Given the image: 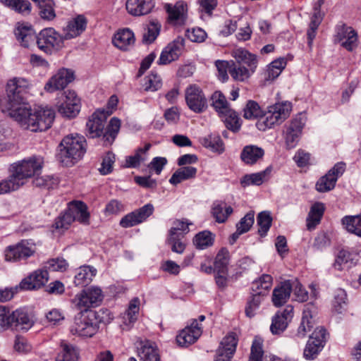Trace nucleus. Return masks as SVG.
Wrapping results in <instances>:
<instances>
[{
    "instance_id": "obj_11",
    "label": "nucleus",
    "mask_w": 361,
    "mask_h": 361,
    "mask_svg": "<svg viewBox=\"0 0 361 361\" xmlns=\"http://www.w3.org/2000/svg\"><path fill=\"white\" fill-rule=\"evenodd\" d=\"M58 111L67 118L75 117L80 110V100L73 90L62 93L60 102L57 104Z\"/></svg>"
},
{
    "instance_id": "obj_45",
    "label": "nucleus",
    "mask_w": 361,
    "mask_h": 361,
    "mask_svg": "<svg viewBox=\"0 0 361 361\" xmlns=\"http://www.w3.org/2000/svg\"><path fill=\"white\" fill-rule=\"evenodd\" d=\"M61 351L56 357V361H76L78 359V353L72 345L65 341L61 343Z\"/></svg>"
},
{
    "instance_id": "obj_48",
    "label": "nucleus",
    "mask_w": 361,
    "mask_h": 361,
    "mask_svg": "<svg viewBox=\"0 0 361 361\" xmlns=\"http://www.w3.org/2000/svg\"><path fill=\"white\" fill-rule=\"evenodd\" d=\"M345 229L361 237V216H347L342 219Z\"/></svg>"
},
{
    "instance_id": "obj_14",
    "label": "nucleus",
    "mask_w": 361,
    "mask_h": 361,
    "mask_svg": "<svg viewBox=\"0 0 361 361\" xmlns=\"http://www.w3.org/2000/svg\"><path fill=\"white\" fill-rule=\"evenodd\" d=\"M345 170V164L338 162L328 173L321 177L316 183V190L319 192H326L333 190L336 183Z\"/></svg>"
},
{
    "instance_id": "obj_57",
    "label": "nucleus",
    "mask_w": 361,
    "mask_h": 361,
    "mask_svg": "<svg viewBox=\"0 0 361 361\" xmlns=\"http://www.w3.org/2000/svg\"><path fill=\"white\" fill-rule=\"evenodd\" d=\"M59 183L56 178L52 176H37L33 180V184L36 187L50 189L54 188Z\"/></svg>"
},
{
    "instance_id": "obj_46",
    "label": "nucleus",
    "mask_w": 361,
    "mask_h": 361,
    "mask_svg": "<svg viewBox=\"0 0 361 361\" xmlns=\"http://www.w3.org/2000/svg\"><path fill=\"white\" fill-rule=\"evenodd\" d=\"M202 145L204 147L210 149L212 152L219 154H221L224 151V143L217 135L211 134L202 138Z\"/></svg>"
},
{
    "instance_id": "obj_52",
    "label": "nucleus",
    "mask_w": 361,
    "mask_h": 361,
    "mask_svg": "<svg viewBox=\"0 0 361 361\" xmlns=\"http://www.w3.org/2000/svg\"><path fill=\"white\" fill-rule=\"evenodd\" d=\"M322 15L319 10H316L311 18L309 29L307 32L308 45L311 46L314 39L316 37L317 30L322 22Z\"/></svg>"
},
{
    "instance_id": "obj_35",
    "label": "nucleus",
    "mask_w": 361,
    "mask_h": 361,
    "mask_svg": "<svg viewBox=\"0 0 361 361\" xmlns=\"http://www.w3.org/2000/svg\"><path fill=\"white\" fill-rule=\"evenodd\" d=\"M135 42L133 32L128 28L118 31L113 39L114 44L120 49L126 50Z\"/></svg>"
},
{
    "instance_id": "obj_31",
    "label": "nucleus",
    "mask_w": 361,
    "mask_h": 361,
    "mask_svg": "<svg viewBox=\"0 0 361 361\" xmlns=\"http://www.w3.org/2000/svg\"><path fill=\"white\" fill-rule=\"evenodd\" d=\"M357 261V255L346 250H341L338 253L334 266L336 269H348L355 265Z\"/></svg>"
},
{
    "instance_id": "obj_2",
    "label": "nucleus",
    "mask_w": 361,
    "mask_h": 361,
    "mask_svg": "<svg viewBox=\"0 0 361 361\" xmlns=\"http://www.w3.org/2000/svg\"><path fill=\"white\" fill-rule=\"evenodd\" d=\"M113 319L111 311L105 308L98 311H80L74 317L70 332L78 337L91 338L98 332L100 324H107Z\"/></svg>"
},
{
    "instance_id": "obj_23",
    "label": "nucleus",
    "mask_w": 361,
    "mask_h": 361,
    "mask_svg": "<svg viewBox=\"0 0 361 361\" xmlns=\"http://www.w3.org/2000/svg\"><path fill=\"white\" fill-rule=\"evenodd\" d=\"M15 35L17 40L23 47H29L36 42L37 35L30 25L18 24L15 29Z\"/></svg>"
},
{
    "instance_id": "obj_33",
    "label": "nucleus",
    "mask_w": 361,
    "mask_h": 361,
    "mask_svg": "<svg viewBox=\"0 0 361 361\" xmlns=\"http://www.w3.org/2000/svg\"><path fill=\"white\" fill-rule=\"evenodd\" d=\"M233 212V208L224 201L216 200L213 202L212 214L218 223H224Z\"/></svg>"
},
{
    "instance_id": "obj_36",
    "label": "nucleus",
    "mask_w": 361,
    "mask_h": 361,
    "mask_svg": "<svg viewBox=\"0 0 361 361\" xmlns=\"http://www.w3.org/2000/svg\"><path fill=\"white\" fill-rule=\"evenodd\" d=\"M264 154V151L262 148L255 145H247L243 148L240 158L246 164L252 165L262 159Z\"/></svg>"
},
{
    "instance_id": "obj_56",
    "label": "nucleus",
    "mask_w": 361,
    "mask_h": 361,
    "mask_svg": "<svg viewBox=\"0 0 361 361\" xmlns=\"http://www.w3.org/2000/svg\"><path fill=\"white\" fill-rule=\"evenodd\" d=\"M54 3L53 0H49L44 4L39 5V15L44 20L51 21L56 18V13L54 8Z\"/></svg>"
},
{
    "instance_id": "obj_26",
    "label": "nucleus",
    "mask_w": 361,
    "mask_h": 361,
    "mask_svg": "<svg viewBox=\"0 0 361 361\" xmlns=\"http://www.w3.org/2000/svg\"><path fill=\"white\" fill-rule=\"evenodd\" d=\"M292 289L293 284L290 280L285 281L276 287L272 293V302L274 306L283 305L288 300Z\"/></svg>"
},
{
    "instance_id": "obj_21",
    "label": "nucleus",
    "mask_w": 361,
    "mask_h": 361,
    "mask_svg": "<svg viewBox=\"0 0 361 361\" xmlns=\"http://www.w3.org/2000/svg\"><path fill=\"white\" fill-rule=\"evenodd\" d=\"M49 279V274L47 269H38L31 274L20 283L22 289H38L43 286Z\"/></svg>"
},
{
    "instance_id": "obj_6",
    "label": "nucleus",
    "mask_w": 361,
    "mask_h": 361,
    "mask_svg": "<svg viewBox=\"0 0 361 361\" xmlns=\"http://www.w3.org/2000/svg\"><path fill=\"white\" fill-rule=\"evenodd\" d=\"M290 111L291 104L289 102L277 103L269 106L268 110L257 121V128L264 131L275 125L281 124L289 116Z\"/></svg>"
},
{
    "instance_id": "obj_5",
    "label": "nucleus",
    "mask_w": 361,
    "mask_h": 361,
    "mask_svg": "<svg viewBox=\"0 0 361 361\" xmlns=\"http://www.w3.org/2000/svg\"><path fill=\"white\" fill-rule=\"evenodd\" d=\"M86 145L84 136L78 133L68 135L59 145L57 159L65 166H72L83 157Z\"/></svg>"
},
{
    "instance_id": "obj_50",
    "label": "nucleus",
    "mask_w": 361,
    "mask_h": 361,
    "mask_svg": "<svg viewBox=\"0 0 361 361\" xmlns=\"http://www.w3.org/2000/svg\"><path fill=\"white\" fill-rule=\"evenodd\" d=\"M161 24L157 20H152L147 25L146 32L143 34V42L146 44L152 43L159 34Z\"/></svg>"
},
{
    "instance_id": "obj_34",
    "label": "nucleus",
    "mask_w": 361,
    "mask_h": 361,
    "mask_svg": "<svg viewBox=\"0 0 361 361\" xmlns=\"http://www.w3.org/2000/svg\"><path fill=\"white\" fill-rule=\"evenodd\" d=\"M271 169V167L269 166L265 170L259 173L244 176L240 180L241 185L245 188L250 185H262L264 181H267L269 179Z\"/></svg>"
},
{
    "instance_id": "obj_59",
    "label": "nucleus",
    "mask_w": 361,
    "mask_h": 361,
    "mask_svg": "<svg viewBox=\"0 0 361 361\" xmlns=\"http://www.w3.org/2000/svg\"><path fill=\"white\" fill-rule=\"evenodd\" d=\"M288 323L285 317L275 315L272 319L270 330L273 334H280L286 329Z\"/></svg>"
},
{
    "instance_id": "obj_3",
    "label": "nucleus",
    "mask_w": 361,
    "mask_h": 361,
    "mask_svg": "<svg viewBox=\"0 0 361 361\" xmlns=\"http://www.w3.org/2000/svg\"><path fill=\"white\" fill-rule=\"evenodd\" d=\"M42 159L32 157L11 165V175L0 183V195L15 191L23 186L27 179L37 175L42 168Z\"/></svg>"
},
{
    "instance_id": "obj_49",
    "label": "nucleus",
    "mask_w": 361,
    "mask_h": 361,
    "mask_svg": "<svg viewBox=\"0 0 361 361\" xmlns=\"http://www.w3.org/2000/svg\"><path fill=\"white\" fill-rule=\"evenodd\" d=\"M140 309V300L138 298H133L129 303L128 307L123 314L124 323L126 325L133 324L137 319Z\"/></svg>"
},
{
    "instance_id": "obj_63",
    "label": "nucleus",
    "mask_w": 361,
    "mask_h": 361,
    "mask_svg": "<svg viewBox=\"0 0 361 361\" xmlns=\"http://www.w3.org/2000/svg\"><path fill=\"white\" fill-rule=\"evenodd\" d=\"M189 224H190L181 220L175 221L173 224V226L169 231V235L180 237L183 233H187L189 231Z\"/></svg>"
},
{
    "instance_id": "obj_20",
    "label": "nucleus",
    "mask_w": 361,
    "mask_h": 361,
    "mask_svg": "<svg viewBox=\"0 0 361 361\" xmlns=\"http://www.w3.org/2000/svg\"><path fill=\"white\" fill-rule=\"evenodd\" d=\"M304 126L305 121L300 115L293 119L286 128L285 140L288 148L291 149L296 146Z\"/></svg>"
},
{
    "instance_id": "obj_1",
    "label": "nucleus",
    "mask_w": 361,
    "mask_h": 361,
    "mask_svg": "<svg viewBox=\"0 0 361 361\" xmlns=\"http://www.w3.org/2000/svg\"><path fill=\"white\" fill-rule=\"evenodd\" d=\"M30 86V81L24 78L15 77L7 82L8 114L25 130L44 131L51 126L55 112L50 108L31 109L24 99Z\"/></svg>"
},
{
    "instance_id": "obj_8",
    "label": "nucleus",
    "mask_w": 361,
    "mask_h": 361,
    "mask_svg": "<svg viewBox=\"0 0 361 361\" xmlns=\"http://www.w3.org/2000/svg\"><path fill=\"white\" fill-rule=\"evenodd\" d=\"M104 298L102 290L97 286H91L77 293L72 299V304L79 311H92L91 308L99 306Z\"/></svg>"
},
{
    "instance_id": "obj_18",
    "label": "nucleus",
    "mask_w": 361,
    "mask_h": 361,
    "mask_svg": "<svg viewBox=\"0 0 361 361\" xmlns=\"http://www.w3.org/2000/svg\"><path fill=\"white\" fill-rule=\"evenodd\" d=\"M202 333V326L196 319H193L190 326L185 327L176 336L177 343L181 347H187L195 343Z\"/></svg>"
},
{
    "instance_id": "obj_28",
    "label": "nucleus",
    "mask_w": 361,
    "mask_h": 361,
    "mask_svg": "<svg viewBox=\"0 0 361 361\" xmlns=\"http://www.w3.org/2000/svg\"><path fill=\"white\" fill-rule=\"evenodd\" d=\"M87 22L82 16H78L68 22L63 28V39H70L80 35L86 28Z\"/></svg>"
},
{
    "instance_id": "obj_15",
    "label": "nucleus",
    "mask_w": 361,
    "mask_h": 361,
    "mask_svg": "<svg viewBox=\"0 0 361 361\" xmlns=\"http://www.w3.org/2000/svg\"><path fill=\"white\" fill-rule=\"evenodd\" d=\"M334 41L341 44V46L348 51H353L357 47V32L345 24L338 25L336 27Z\"/></svg>"
},
{
    "instance_id": "obj_7",
    "label": "nucleus",
    "mask_w": 361,
    "mask_h": 361,
    "mask_svg": "<svg viewBox=\"0 0 361 361\" xmlns=\"http://www.w3.org/2000/svg\"><path fill=\"white\" fill-rule=\"evenodd\" d=\"M212 105L221 118L224 120L227 128L237 131L240 127L237 113L232 109L226 97L219 91H216L212 96Z\"/></svg>"
},
{
    "instance_id": "obj_55",
    "label": "nucleus",
    "mask_w": 361,
    "mask_h": 361,
    "mask_svg": "<svg viewBox=\"0 0 361 361\" xmlns=\"http://www.w3.org/2000/svg\"><path fill=\"white\" fill-rule=\"evenodd\" d=\"M264 297V296L260 295V293H252V295L247 300V306L245 307V314L247 317L251 318L255 316L256 310L259 308Z\"/></svg>"
},
{
    "instance_id": "obj_51",
    "label": "nucleus",
    "mask_w": 361,
    "mask_h": 361,
    "mask_svg": "<svg viewBox=\"0 0 361 361\" xmlns=\"http://www.w3.org/2000/svg\"><path fill=\"white\" fill-rule=\"evenodd\" d=\"M347 305V295L343 289L338 288L335 290L332 306L334 312L342 313Z\"/></svg>"
},
{
    "instance_id": "obj_32",
    "label": "nucleus",
    "mask_w": 361,
    "mask_h": 361,
    "mask_svg": "<svg viewBox=\"0 0 361 361\" xmlns=\"http://www.w3.org/2000/svg\"><path fill=\"white\" fill-rule=\"evenodd\" d=\"M151 146L150 143H147L144 147L137 148L134 155L126 157L125 166L127 168H137L142 163L146 161L148 159L147 152Z\"/></svg>"
},
{
    "instance_id": "obj_53",
    "label": "nucleus",
    "mask_w": 361,
    "mask_h": 361,
    "mask_svg": "<svg viewBox=\"0 0 361 361\" xmlns=\"http://www.w3.org/2000/svg\"><path fill=\"white\" fill-rule=\"evenodd\" d=\"M262 115V111L258 103L253 100H249L243 109V117L252 120L261 118Z\"/></svg>"
},
{
    "instance_id": "obj_9",
    "label": "nucleus",
    "mask_w": 361,
    "mask_h": 361,
    "mask_svg": "<svg viewBox=\"0 0 361 361\" xmlns=\"http://www.w3.org/2000/svg\"><path fill=\"white\" fill-rule=\"evenodd\" d=\"M63 38L53 27L42 30L37 35V47L46 54H51L54 49H59L63 47Z\"/></svg>"
},
{
    "instance_id": "obj_24",
    "label": "nucleus",
    "mask_w": 361,
    "mask_h": 361,
    "mask_svg": "<svg viewBox=\"0 0 361 361\" xmlns=\"http://www.w3.org/2000/svg\"><path fill=\"white\" fill-rule=\"evenodd\" d=\"M12 328L16 330L27 331L34 324V320L29 314L22 310L18 309L11 313Z\"/></svg>"
},
{
    "instance_id": "obj_41",
    "label": "nucleus",
    "mask_w": 361,
    "mask_h": 361,
    "mask_svg": "<svg viewBox=\"0 0 361 361\" xmlns=\"http://www.w3.org/2000/svg\"><path fill=\"white\" fill-rule=\"evenodd\" d=\"M230 261V254L227 249L222 248L217 253L214 262V271L227 273Z\"/></svg>"
},
{
    "instance_id": "obj_43",
    "label": "nucleus",
    "mask_w": 361,
    "mask_h": 361,
    "mask_svg": "<svg viewBox=\"0 0 361 361\" xmlns=\"http://www.w3.org/2000/svg\"><path fill=\"white\" fill-rule=\"evenodd\" d=\"M272 285V277L269 274H263L259 279L252 283V293L267 295Z\"/></svg>"
},
{
    "instance_id": "obj_62",
    "label": "nucleus",
    "mask_w": 361,
    "mask_h": 361,
    "mask_svg": "<svg viewBox=\"0 0 361 361\" xmlns=\"http://www.w3.org/2000/svg\"><path fill=\"white\" fill-rule=\"evenodd\" d=\"M161 87V80L157 74L152 73L145 78V90L156 91Z\"/></svg>"
},
{
    "instance_id": "obj_40",
    "label": "nucleus",
    "mask_w": 361,
    "mask_h": 361,
    "mask_svg": "<svg viewBox=\"0 0 361 361\" xmlns=\"http://www.w3.org/2000/svg\"><path fill=\"white\" fill-rule=\"evenodd\" d=\"M142 361H160V357L157 346L149 342L143 344L138 352Z\"/></svg>"
},
{
    "instance_id": "obj_60",
    "label": "nucleus",
    "mask_w": 361,
    "mask_h": 361,
    "mask_svg": "<svg viewBox=\"0 0 361 361\" xmlns=\"http://www.w3.org/2000/svg\"><path fill=\"white\" fill-rule=\"evenodd\" d=\"M200 13H205L208 16H212L213 11L218 5V0H197Z\"/></svg>"
},
{
    "instance_id": "obj_29",
    "label": "nucleus",
    "mask_w": 361,
    "mask_h": 361,
    "mask_svg": "<svg viewBox=\"0 0 361 361\" xmlns=\"http://www.w3.org/2000/svg\"><path fill=\"white\" fill-rule=\"evenodd\" d=\"M165 8L169 14V20L174 24H182L186 18L187 4L178 1L174 6L166 4Z\"/></svg>"
},
{
    "instance_id": "obj_30",
    "label": "nucleus",
    "mask_w": 361,
    "mask_h": 361,
    "mask_svg": "<svg viewBox=\"0 0 361 361\" xmlns=\"http://www.w3.org/2000/svg\"><path fill=\"white\" fill-rule=\"evenodd\" d=\"M231 55L238 64L245 63L250 68L252 73L255 72L257 64L255 55L250 54L243 48L234 49L231 52Z\"/></svg>"
},
{
    "instance_id": "obj_54",
    "label": "nucleus",
    "mask_w": 361,
    "mask_h": 361,
    "mask_svg": "<svg viewBox=\"0 0 361 361\" xmlns=\"http://www.w3.org/2000/svg\"><path fill=\"white\" fill-rule=\"evenodd\" d=\"M257 222L259 226V233L264 235L271 226L272 218L269 212L264 211L259 213L257 217Z\"/></svg>"
},
{
    "instance_id": "obj_4",
    "label": "nucleus",
    "mask_w": 361,
    "mask_h": 361,
    "mask_svg": "<svg viewBox=\"0 0 361 361\" xmlns=\"http://www.w3.org/2000/svg\"><path fill=\"white\" fill-rule=\"evenodd\" d=\"M111 114V111L97 110L87 122V129L90 137L94 138L102 136L103 145H111L121 127V121L116 117L110 120L105 128L106 119Z\"/></svg>"
},
{
    "instance_id": "obj_12",
    "label": "nucleus",
    "mask_w": 361,
    "mask_h": 361,
    "mask_svg": "<svg viewBox=\"0 0 361 361\" xmlns=\"http://www.w3.org/2000/svg\"><path fill=\"white\" fill-rule=\"evenodd\" d=\"M185 97L189 109L195 113H202L207 107L206 97L196 85H191L186 88Z\"/></svg>"
},
{
    "instance_id": "obj_19",
    "label": "nucleus",
    "mask_w": 361,
    "mask_h": 361,
    "mask_svg": "<svg viewBox=\"0 0 361 361\" xmlns=\"http://www.w3.org/2000/svg\"><path fill=\"white\" fill-rule=\"evenodd\" d=\"M237 344L238 341L234 334L225 336L217 349L215 361H231L235 352Z\"/></svg>"
},
{
    "instance_id": "obj_17",
    "label": "nucleus",
    "mask_w": 361,
    "mask_h": 361,
    "mask_svg": "<svg viewBox=\"0 0 361 361\" xmlns=\"http://www.w3.org/2000/svg\"><path fill=\"white\" fill-rule=\"evenodd\" d=\"M74 80L73 71L66 68L60 69L46 84L44 89L50 92L64 89Z\"/></svg>"
},
{
    "instance_id": "obj_61",
    "label": "nucleus",
    "mask_w": 361,
    "mask_h": 361,
    "mask_svg": "<svg viewBox=\"0 0 361 361\" xmlns=\"http://www.w3.org/2000/svg\"><path fill=\"white\" fill-rule=\"evenodd\" d=\"M263 354L262 341L260 339H255L251 346L249 361H262Z\"/></svg>"
},
{
    "instance_id": "obj_47",
    "label": "nucleus",
    "mask_w": 361,
    "mask_h": 361,
    "mask_svg": "<svg viewBox=\"0 0 361 361\" xmlns=\"http://www.w3.org/2000/svg\"><path fill=\"white\" fill-rule=\"evenodd\" d=\"M231 66L229 69V73L233 80L236 81L243 82L245 80L248 79L252 73L249 68H247L244 66H240V64L237 65L234 61H231Z\"/></svg>"
},
{
    "instance_id": "obj_22",
    "label": "nucleus",
    "mask_w": 361,
    "mask_h": 361,
    "mask_svg": "<svg viewBox=\"0 0 361 361\" xmlns=\"http://www.w3.org/2000/svg\"><path fill=\"white\" fill-rule=\"evenodd\" d=\"M314 312L315 307L312 303L305 305L301 322L295 334V336L298 338H305L307 334L313 328L314 321L312 319V313Z\"/></svg>"
},
{
    "instance_id": "obj_44",
    "label": "nucleus",
    "mask_w": 361,
    "mask_h": 361,
    "mask_svg": "<svg viewBox=\"0 0 361 361\" xmlns=\"http://www.w3.org/2000/svg\"><path fill=\"white\" fill-rule=\"evenodd\" d=\"M214 235L209 231H203L196 234L193 243L196 248L204 250L213 245Z\"/></svg>"
},
{
    "instance_id": "obj_10",
    "label": "nucleus",
    "mask_w": 361,
    "mask_h": 361,
    "mask_svg": "<svg viewBox=\"0 0 361 361\" xmlns=\"http://www.w3.org/2000/svg\"><path fill=\"white\" fill-rule=\"evenodd\" d=\"M36 250L33 240H22L16 245L8 246L5 250V259L8 262L25 259L32 256Z\"/></svg>"
},
{
    "instance_id": "obj_64",
    "label": "nucleus",
    "mask_w": 361,
    "mask_h": 361,
    "mask_svg": "<svg viewBox=\"0 0 361 361\" xmlns=\"http://www.w3.org/2000/svg\"><path fill=\"white\" fill-rule=\"evenodd\" d=\"M291 283L295 300L300 302L307 301L308 300V293L302 284L298 280L291 281Z\"/></svg>"
},
{
    "instance_id": "obj_38",
    "label": "nucleus",
    "mask_w": 361,
    "mask_h": 361,
    "mask_svg": "<svg viewBox=\"0 0 361 361\" xmlns=\"http://www.w3.org/2000/svg\"><path fill=\"white\" fill-rule=\"evenodd\" d=\"M324 212V205L323 203L317 202L312 206L307 218V228L308 230L314 229L320 222Z\"/></svg>"
},
{
    "instance_id": "obj_37",
    "label": "nucleus",
    "mask_w": 361,
    "mask_h": 361,
    "mask_svg": "<svg viewBox=\"0 0 361 361\" xmlns=\"http://www.w3.org/2000/svg\"><path fill=\"white\" fill-rule=\"evenodd\" d=\"M97 270L90 266H82L78 269L74 278V283L77 286L88 285L96 275Z\"/></svg>"
},
{
    "instance_id": "obj_27",
    "label": "nucleus",
    "mask_w": 361,
    "mask_h": 361,
    "mask_svg": "<svg viewBox=\"0 0 361 361\" xmlns=\"http://www.w3.org/2000/svg\"><path fill=\"white\" fill-rule=\"evenodd\" d=\"M126 9L133 16H140L149 13L154 6L153 0H128Z\"/></svg>"
},
{
    "instance_id": "obj_39",
    "label": "nucleus",
    "mask_w": 361,
    "mask_h": 361,
    "mask_svg": "<svg viewBox=\"0 0 361 361\" xmlns=\"http://www.w3.org/2000/svg\"><path fill=\"white\" fill-rule=\"evenodd\" d=\"M196 173L197 169L195 167L183 166L173 173L169 182L176 185L183 180L195 178Z\"/></svg>"
},
{
    "instance_id": "obj_58",
    "label": "nucleus",
    "mask_w": 361,
    "mask_h": 361,
    "mask_svg": "<svg viewBox=\"0 0 361 361\" xmlns=\"http://www.w3.org/2000/svg\"><path fill=\"white\" fill-rule=\"evenodd\" d=\"M68 267V264L63 258H54L49 259L45 265V268L51 271H65Z\"/></svg>"
},
{
    "instance_id": "obj_42",
    "label": "nucleus",
    "mask_w": 361,
    "mask_h": 361,
    "mask_svg": "<svg viewBox=\"0 0 361 361\" xmlns=\"http://www.w3.org/2000/svg\"><path fill=\"white\" fill-rule=\"evenodd\" d=\"M0 2L15 12L21 14H29L32 9V5L28 0H0Z\"/></svg>"
},
{
    "instance_id": "obj_25",
    "label": "nucleus",
    "mask_w": 361,
    "mask_h": 361,
    "mask_svg": "<svg viewBox=\"0 0 361 361\" xmlns=\"http://www.w3.org/2000/svg\"><path fill=\"white\" fill-rule=\"evenodd\" d=\"M67 212L73 217V221H78L85 225L90 224V213L87 211V206L84 202L81 201L71 202Z\"/></svg>"
},
{
    "instance_id": "obj_13",
    "label": "nucleus",
    "mask_w": 361,
    "mask_h": 361,
    "mask_svg": "<svg viewBox=\"0 0 361 361\" xmlns=\"http://www.w3.org/2000/svg\"><path fill=\"white\" fill-rule=\"evenodd\" d=\"M326 338L325 329L317 327L305 346L304 357L307 360H313L324 348Z\"/></svg>"
},
{
    "instance_id": "obj_16",
    "label": "nucleus",
    "mask_w": 361,
    "mask_h": 361,
    "mask_svg": "<svg viewBox=\"0 0 361 361\" xmlns=\"http://www.w3.org/2000/svg\"><path fill=\"white\" fill-rule=\"evenodd\" d=\"M185 47V39L178 37L169 43L161 51L158 63L161 65L169 63L177 60Z\"/></svg>"
}]
</instances>
